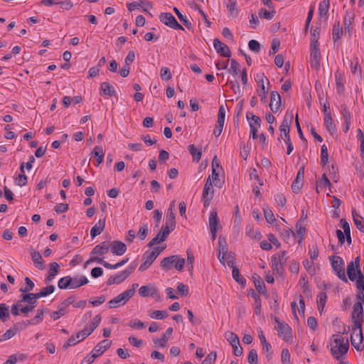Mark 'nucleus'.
Masks as SVG:
<instances>
[{"label": "nucleus", "mask_w": 364, "mask_h": 364, "mask_svg": "<svg viewBox=\"0 0 364 364\" xmlns=\"http://www.w3.org/2000/svg\"><path fill=\"white\" fill-rule=\"evenodd\" d=\"M55 289V286L49 285L45 288H43L41 291L38 293H28L21 294V301L26 302L30 304V306H26L22 307L20 309V311L23 314H27L29 311H31L36 307V304L37 302V299L41 297L47 296L48 295L54 292Z\"/></svg>", "instance_id": "nucleus-1"}, {"label": "nucleus", "mask_w": 364, "mask_h": 364, "mask_svg": "<svg viewBox=\"0 0 364 364\" xmlns=\"http://www.w3.org/2000/svg\"><path fill=\"white\" fill-rule=\"evenodd\" d=\"M186 260L184 258H180L178 255H171L164 258L160 263V267L166 270H170L173 267L178 271L184 268Z\"/></svg>", "instance_id": "nucleus-2"}, {"label": "nucleus", "mask_w": 364, "mask_h": 364, "mask_svg": "<svg viewBox=\"0 0 364 364\" xmlns=\"http://www.w3.org/2000/svg\"><path fill=\"white\" fill-rule=\"evenodd\" d=\"M333 343L335 345H331V352L334 358L339 360L349 349L348 340L336 337L333 338Z\"/></svg>", "instance_id": "nucleus-3"}, {"label": "nucleus", "mask_w": 364, "mask_h": 364, "mask_svg": "<svg viewBox=\"0 0 364 364\" xmlns=\"http://www.w3.org/2000/svg\"><path fill=\"white\" fill-rule=\"evenodd\" d=\"M362 325L360 321L354 322V324L352 326V333L350 335V342L351 345L358 350L360 351L363 350V347L361 346V344L363 341V335L362 332Z\"/></svg>", "instance_id": "nucleus-4"}, {"label": "nucleus", "mask_w": 364, "mask_h": 364, "mask_svg": "<svg viewBox=\"0 0 364 364\" xmlns=\"http://www.w3.org/2000/svg\"><path fill=\"white\" fill-rule=\"evenodd\" d=\"M291 119L292 117H290L289 118L284 117L282 124L279 127V130L282 132L281 136L283 137L285 144L287 145V154L289 155L294 149L289 136Z\"/></svg>", "instance_id": "nucleus-5"}, {"label": "nucleus", "mask_w": 364, "mask_h": 364, "mask_svg": "<svg viewBox=\"0 0 364 364\" xmlns=\"http://www.w3.org/2000/svg\"><path fill=\"white\" fill-rule=\"evenodd\" d=\"M331 264L333 269V271L336 274V276L343 282L347 283L348 279L346 276L345 269H344V261L339 256H331L330 257Z\"/></svg>", "instance_id": "nucleus-6"}, {"label": "nucleus", "mask_w": 364, "mask_h": 364, "mask_svg": "<svg viewBox=\"0 0 364 364\" xmlns=\"http://www.w3.org/2000/svg\"><path fill=\"white\" fill-rule=\"evenodd\" d=\"M274 321L277 324L275 329L278 332V336L282 338L284 341H289L291 338V328L290 326L277 316L274 317Z\"/></svg>", "instance_id": "nucleus-7"}, {"label": "nucleus", "mask_w": 364, "mask_h": 364, "mask_svg": "<svg viewBox=\"0 0 364 364\" xmlns=\"http://www.w3.org/2000/svg\"><path fill=\"white\" fill-rule=\"evenodd\" d=\"M133 296V293L131 291H125L122 294H119L113 299L110 300L107 303L108 308H118L124 304H125Z\"/></svg>", "instance_id": "nucleus-8"}, {"label": "nucleus", "mask_w": 364, "mask_h": 364, "mask_svg": "<svg viewBox=\"0 0 364 364\" xmlns=\"http://www.w3.org/2000/svg\"><path fill=\"white\" fill-rule=\"evenodd\" d=\"M134 269V267L129 266L124 271L120 272L115 275L110 276L106 282L107 285L110 286L122 283L132 273Z\"/></svg>", "instance_id": "nucleus-9"}, {"label": "nucleus", "mask_w": 364, "mask_h": 364, "mask_svg": "<svg viewBox=\"0 0 364 364\" xmlns=\"http://www.w3.org/2000/svg\"><path fill=\"white\" fill-rule=\"evenodd\" d=\"M160 21L165 25L176 30H184L183 26L178 23L176 18L171 13H161L159 15Z\"/></svg>", "instance_id": "nucleus-10"}, {"label": "nucleus", "mask_w": 364, "mask_h": 364, "mask_svg": "<svg viewBox=\"0 0 364 364\" xmlns=\"http://www.w3.org/2000/svg\"><path fill=\"white\" fill-rule=\"evenodd\" d=\"M214 196V190L213 183H205L203 193H202V201L205 208H208Z\"/></svg>", "instance_id": "nucleus-11"}, {"label": "nucleus", "mask_w": 364, "mask_h": 364, "mask_svg": "<svg viewBox=\"0 0 364 364\" xmlns=\"http://www.w3.org/2000/svg\"><path fill=\"white\" fill-rule=\"evenodd\" d=\"M353 323L360 321V323L363 322V307L360 301H357L353 304V311L351 314Z\"/></svg>", "instance_id": "nucleus-12"}, {"label": "nucleus", "mask_w": 364, "mask_h": 364, "mask_svg": "<svg viewBox=\"0 0 364 364\" xmlns=\"http://www.w3.org/2000/svg\"><path fill=\"white\" fill-rule=\"evenodd\" d=\"M251 119L252 122H250V137H252L253 139H255L257 138L258 135L257 134L258 129L261 126V119L255 115L251 114Z\"/></svg>", "instance_id": "nucleus-13"}, {"label": "nucleus", "mask_w": 364, "mask_h": 364, "mask_svg": "<svg viewBox=\"0 0 364 364\" xmlns=\"http://www.w3.org/2000/svg\"><path fill=\"white\" fill-rule=\"evenodd\" d=\"M213 46L216 50L217 53L224 57H230L231 53L229 48L223 43H222L218 38L213 40Z\"/></svg>", "instance_id": "nucleus-14"}, {"label": "nucleus", "mask_w": 364, "mask_h": 364, "mask_svg": "<svg viewBox=\"0 0 364 364\" xmlns=\"http://www.w3.org/2000/svg\"><path fill=\"white\" fill-rule=\"evenodd\" d=\"M112 345V341L103 340L100 342L92 350L91 353L97 355V358L102 355Z\"/></svg>", "instance_id": "nucleus-15"}, {"label": "nucleus", "mask_w": 364, "mask_h": 364, "mask_svg": "<svg viewBox=\"0 0 364 364\" xmlns=\"http://www.w3.org/2000/svg\"><path fill=\"white\" fill-rule=\"evenodd\" d=\"M176 228L175 213L173 210L168 211L166 215V220L165 224L162 226L161 230H168L169 233Z\"/></svg>", "instance_id": "nucleus-16"}, {"label": "nucleus", "mask_w": 364, "mask_h": 364, "mask_svg": "<svg viewBox=\"0 0 364 364\" xmlns=\"http://www.w3.org/2000/svg\"><path fill=\"white\" fill-rule=\"evenodd\" d=\"M110 247L112 253L115 255H122L127 251V245L119 240H114Z\"/></svg>", "instance_id": "nucleus-17"}, {"label": "nucleus", "mask_w": 364, "mask_h": 364, "mask_svg": "<svg viewBox=\"0 0 364 364\" xmlns=\"http://www.w3.org/2000/svg\"><path fill=\"white\" fill-rule=\"evenodd\" d=\"M281 105V97L276 91L271 92L269 107L273 112H277Z\"/></svg>", "instance_id": "nucleus-18"}, {"label": "nucleus", "mask_w": 364, "mask_h": 364, "mask_svg": "<svg viewBox=\"0 0 364 364\" xmlns=\"http://www.w3.org/2000/svg\"><path fill=\"white\" fill-rule=\"evenodd\" d=\"M110 245L108 241H104L100 245H96L92 250L90 255H104L109 252Z\"/></svg>", "instance_id": "nucleus-19"}, {"label": "nucleus", "mask_w": 364, "mask_h": 364, "mask_svg": "<svg viewBox=\"0 0 364 364\" xmlns=\"http://www.w3.org/2000/svg\"><path fill=\"white\" fill-rule=\"evenodd\" d=\"M105 228V218L100 219L98 222L91 228L90 235L93 239L100 235Z\"/></svg>", "instance_id": "nucleus-20"}, {"label": "nucleus", "mask_w": 364, "mask_h": 364, "mask_svg": "<svg viewBox=\"0 0 364 364\" xmlns=\"http://www.w3.org/2000/svg\"><path fill=\"white\" fill-rule=\"evenodd\" d=\"M271 263L273 272L278 275H282L284 272V267H282L280 264L278 254H274L272 256Z\"/></svg>", "instance_id": "nucleus-21"}, {"label": "nucleus", "mask_w": 364, "mask_h": 364, "mask_svg": "<svg viewBox=\"0 0 364 364\" xmlns=\"http://www.w3.org/2000/svg\"><path fill=\"white\" fill-rule=\"evenodd\" d=\"M209 226L210 230H213V231H215V230H219L222 228L215 210H212L210 213Z\"/></svg>", "instance_id": "nucleus-22"}, {"label": "nucleus", "mask_w": 364, "mask_h": 364, "mask_svg": "<svg viewBox=\"0 0 364 364\" xmlns=\"http://www.w3.org/2000/svg\"><path fill=\"white\" fill-rule=\"evenodd\" d=\"M168 235L169 231L168 230H161V231L148 243V246L152 247L156 244L165 241Z\"/></svg>", "instance_id": "nucleus-23"}, {"label": "nucleus", "mask_w": 364, "mask_h": 364, "mask_svg": "<svg viewBox=\"0 0 364 364\" xmlns=\"http://www.w3.org/2000/svg\"><path fill=\"white\" fill-rule=\"evenodd\" d=\"M48 309H38L37 314L36 315V316L31 320L26 321V323H23L24 327L26 328L28 325H36V324L41 323L43 321L44 313L48 312Z\"/></svg>", "instance_id": "nucleus-24"}, {"label": "nucleus", "mask_w": 364, "mask_h": 364, "mask_svg": "<svg viewBox=\"0 0 364 364\" xmlns=\"http://www.w3.org/2000/svg\"><path fill=\"white\" fill-rule=\"evenodd\" d=\"M89 282L87 278L83 275L79 276L77 275L74 277H72V284L70 289H77L83 285L87 284Z\"/></svg>", "instance_id": "nucleus-25"}, {"label": "nucleus", "mask_w": 364, "mask_h": 364, "mask_svg": "<svg viewBox=\"0 0 364 364\" xmlns=\"http://www.w3.org/2000/svg\"><path fill=\"white\" fill-rule=\"evenodd\" d=\"M31 255L32 260L34 263L35 267L39 269H44V262L42 259L41 255L38 252H37L34 250H31Z\"/></svg>", "instance_id": "nucleus-26"}, {"label": "nucleus", "mask_w": 364, "mask_h": 364, "mask_svg": "<svg viewBox=\"0 0 364 364\" xmlns=\"http://www.w3.org/2000/svg\"><path fill=\"white\" fill-rule=\"evenodd\" d=\"M172 333H173V328L170 327L166 331V332L163 335L162 338L154 339V343L156 345L159 346L160 347H162V348L165 347L166 343L168 342V341L169 339V336L172 334Z\"/></svg>", "instance_id": "nucleus-27"}, {"label": "nucleus", "mask_w": 364, "mask_h": 364, "mask_svg": "<svg viewBox=\"0 0 364 364\" xmlns=\"http://www.w3.org/2000/svg\"><path fill=\"white\" fill-rule=\"evenodd\" d=\"M324 124L328 131L333 135L336 133V126L333 121L330 113H326L324 118Z\"/></svg>", "instance_id": "nucleus-28"}, {"label": "nucleus", "mask_w": 364, "mask_h": 364, "mask_svg": "<svg viewBox=\"0 0 364 364\" xmlns=\"http://www.w3.org/2000/svg\"><path fill=\"white\" fill-rule=\"evenodd\" d=\"M257 77L259 78L258 83L260 84L261 87V93L258 92V95L261 97L262 100H265L267 98V91L264 86V79L267 81V84H269V81L264 74L257 75Z\"/></svg>", "instance_id": "nucleus-29"}, {"label": "nucleus", "mask_w": 364, "mask_h": 364, "mask_svg": "<svg viewBox=\"0 0 364 364\" xmlns=\"http://www.w3.org/2000/svg\"><path fill=\"white\" fill-rule=\"evenodd\" d=\"M352 215L356 228L360 232H364V220L363 217L360 214L356 213L355 210H352Z\"/></svg>", "instance_id": "nucleus-30"}, {"label": "nucleus", "mask_w": 364, "mask_h": 364, "mask_svg": "<svg viewBox=\"0 0 364 364\" xmlns=\"http://www.w3.org/2000/svg\"><path fill=\"white\" fill-rule=\"evenodd\" d=\"M158 256L159 252L156 251H146L143 255L142 259L144 262L151 266Z\"/></svg>", "instance_id": "nucleus-31"}, {"label": "nucleus", "mask_w": 364, "mask_h": 364, "mask_svg": "<svg viewBox=\"0 0 364 364\" xmlns=\"http://www.w3.org/2000/svg\"><path fill=\"white\" fill-rule=\"evenodd\" d=\"M218 258H220L221 254L226 255L228 252V245L225 238L220 235L218 237Z\"/></svg>", "instance_id": "nucleus-32"}, {"label": "nucleus", "mask_w": 364, "mask_h": 364, "mask_svg": "<svg viewBox=\"0 0 364 364\" xmlns=\"http://www.w3.org/2000/svg\"><path fill=\"white\" fill-rule=\"evenodd\" d=\"M252 279L254 280L255 286L257 290L259 293L264 294L266 292V288L262 278L259 275L255 274L252 276Z\"/></svg>", "instance_id": "nucleus-33"}, {"label": "nucleus", "mask_w": 364, "mask_h": 364, "mask_svg": "<svg viewBox=\"0 0 364 364\" xmlns=\"http://www.w3.org/2000/svg\"><path fill=\"white\" fill-rule=\"evenodd\" d=\"M67 306H65L63 302L62 301L58 306V311H53L50 314V317L53 320H57L60 318V316H64L66 313Z\"/></svg>", "instance_id": "nucleus-34"}, {"label": "nucleus", "mask_w": 364, "mask_h": 364, "mask_svg": "<svg viewBox=\"0 0 364 364\" xmlns=\"http://www.w3.org/2000/svg\"><path fill=\"white\" fill-rule=\"evenodd\" d=\"M100 90L105 95L113 96L115 95L114 87L107 82H104L101 84Z\"/></svg>", "instance_id": "nucleus-35"}, {"label": "nucleus", "mask_w": 364, "mask_h": 364, "mask_svg": "<svg viewBox=\"0 0 364 364\" xmlns=\"http://www.w3.org/2000/svg\"><path fill=\"white\" fill-rule=\"evenodd\" d=\"M72 277L66 276L59 279L58 287L60 289H70L72 284Z\"/></svg>", "instance_id": "nucleus-36"}, {"label": "nucleus", "mask_w": 364, "mask_h": 364, "mask_svg": "<svg viewBox=\"0 0 364 364\" xmlns=\"http://www.w3.org/2000/svg\"><path fill=\"white\" fill-rule=\"evenodd\" d=\"M343 34V28L341 26L340 22L337 21L333 25V31H332V37L334 42L337 41L341 38V35Z\"/></svg>", "instance_id": "nucleus-37"}, {"label": "nucleus", "mask_w": 364, "mask_h": 364, "mask_svg": "<svg viewBox=\"0 0 364 364\" xmlns=\"http://www.w3.org/2000/svg\"><path fill=\"white\" fill-rule=\"evenodd\" d=\"M156 291V290L154 287H150L149 286H142L139 289V294L142 297H146L149 296H153Z\"/></svg>", "instance_id": "nucleus-38"}, {"label": "nucleus", "mask_w": 364, "mask_h": 364, "mask_svg": "<svg viewBox=\"0 0 364 364\" xmlns=\"http://www.w3.org/2000/svg\"><path fill=\"white\" fill-rule=\"evenodd\" d=\"M327 296L325 291H322L319 292L317 295V303H318V310L321 313L323 310L326 301Z\"/></svg>", "instance_id": "nucleus-39"}, {"label": "nucleus", "mask_w": 364, "mask_h": 364, "mask_svg": "<svg viewBox=\"0 0 364 364\" xmlns=\"http://www.w3.org/2000/svg\"><path fill=\"white\" fill-rule=\"evenodd\" d=\"M354 19V14L352 12L348 11H346L345 18H344V26L345 31L350 33L351 28L350 25Z\"/></svg>", "instance_id": "nucleus-40"}, {"label": "nucleus", "mask_w": 364, "mask_h": 364, "mask_svg": "<svg viewBox=\"0 0 364 364\" xmlns=\"http://www.w3.org/2000/svg\"><path fill=\"white\" fill-rule=\"evenodd\" d=\"M91 154L96 158L97 161L99 164L102 162L104 158V151L102 146H95L93 151H92Z\"/></svg>", "instance_id": "nucleus-41"}, {"label": "nucleus", "mask_w": 364, "mask_h": 364, "mask_svg": "<svg viewBox=\"0 0 364 364\" xmlns=\"http://www.w3.org/2000/svg\"><path fill=\"white\" fill-rule=\"evenodd\" d=\"M330 5V0H323L319 4L318 11L321 17L326 16L328 14Z\"/></svg>", "instance_id": "nucleus-42"}, {"label": "nucleus", "mask_w": 364, "mask_h": 364, "mask_svg": "<svg viewBox=\"0 0 364 364\" xmlns=\"http://www.w3.org/2000/svg\"><path fill=\"white\" fill-rule=\"evenodd\" d=\"M232 275L233 279L242 286H245L246 284V279L240 274V272L238 268L233 267L232 271Z\"/></svg>", "instance_id": "nucleus-43"}, {"label": "nucleus", "mask_w": 364, "mask_h": 364, "mask_svg": "<svg viewBox=\"0 0 364 364\" xmlns=\"http://www.w3.org/2000/svg\"><path fill=\"white\" fill-rule=\"evenodd\" d=\"M347 275L348 279L353 282L358 277V273L356 272V267L353 266V263H349L347 267Z\"/></svg>", "instance_id": "nucleus-44"}, {"label": "nucleus", "mask_w": 364, "mask_h": 364, "mask_svg": "<svg viewBox=\"0 0 364 364\" xmlns=\"http://www.w3.org/2000/svg\"><path fill=\"white\" fill-rule=\"evenodd\" d=\"M173 11L177 15L178 19L185 25V26L190 29L191 28V23L188 20L187 17L183 16L176 7L173 8Z\"/></svg>", "instance_id": "nucleus-45"}, {"label": "nucleus", "mask_w": 364, "mask_h": 364, "mask_svg": "<svg viewBox=\"0 0 364 364\" xmlns=\"http://www.w3.org/2000/svg\"><path fill=\"white\" fill-rule=\"evenodd\" d=\"M9 317V311L8 306L5 304H0V319L4 322Z\"/></svg>", "instance_id": "nucleus-46"}, {"label": "nucleus", "mask_w": 364, "mask_h": 364, "mask_svg": "<svg viewBox=\"0 0 364 364\" xmlns=\"http://www.w3.org/2000/svg\"><path fill=\"white\" fill-rule=\"evenodd\" d=\"M355 280L358 291L364 292V276L361 271H359V273H358V277Z\"/></svg>", "instance_id": "nucleus-47"}, {"label": "nucleus", "mask_w": 364, "mask_h": 364, "mask_svg": "<svg viewBox=\"0 0 364 364\" xmlns=\"http://www.w3.org/2000/svg\"><path fill=\"white\" fill-rule=\"evenodd\" d=\"M311 46H318V41L320 35V29L318 28H316L311 32Z\"/></svg>", "instance_id": "nucleus-48"}, {"label": "nucleus", "mask_w": 364, "mask_h": 364, "mask_svg": "<svg viewBox=\"0 0 364 364\" xmlns=\"http://www.w3.org/2000/svg\"><path fill=\"white\" fill-rule=\"evenodd\" d=\"M336 88L338 92H343L344 90V85L343 83V76L341 73L337 72L336 73Z\"/></svg>", "instance_id": "nucleus-49"}, {"label": "nucleus", "mask_w": 364, "mask_h": 364, "mask_svg": "<svg viewBox=\"0 0 364 364\" xmlns=\"http://www.w3.org/2000/svg\"><path fill=\"white\" fill-rule=\"evenodd\" d=\"M225 338L231 346L233 344H238V342L240 341L239 337L232 332H227L225 333Z\"/></svg>", "instance_id": "nucleus-50"}, {"label": "nucleus", "mask_w": 364, "mask_h": 364, "mask_svg": "<svg viewBox=\"0 0 364 364\" xmlns=\"http://www.w3.org/2000/svg\"><path fill=\"white\" fill-rule=\"evenodd\" d=\"M263 210L267 222L269 224H272L275 221V218L272 211L268 207L264 208Z\"/></svg>", "instance_id": "nucleus-51"}, {"label": "nucleus", "mask_w": 364, "mask_h": 364, "mask_svg": "<svg viewBox=\"0 0 364 364\" xmlns=\"http://www.w3.org/2000/svg\"><path fill=\"white\" fill-rule=\"evenodd\" d=\"M240 71V70L239 63L237 62L236 60L232 59L231 60V66L228 69V73H230L234 75H238Z\"/></svg>", "instance_id": "nucleus-52"}, {"label": "nucleus", "mask_w": 364, "mask_h": 364, "mask_svg": "<svg viewBox=\"0 0 364 364\" xmlns=\"http://www.w3.org/2000/svg\"><path fill=\"white\" fill-rule=\"evenodd\" d=\"M247 360L250 364H257L258 355L255 349H252L249 352Z\"/></svg>", "instance_id": "nucleus-53"}, {"label": "nucleus", "mask_w": 364, "mask_h": 364, "mask_svg": "<svg viewBox=\"0 0 364 364\" xmlns=\"http://www.w3.org/2000/svg\"><path fill=\"white\" fill-rule=\"evenodd\" d=\"M25 282H26V286L24 288L20 289V291H21L23 293L29 292L34 288V286H35L34 283L29 277H26L25 278Z\"/></svg>", "instance_id": "nucleus-54"}, {"label": "nucleus", "mask_w": 364, "mask_h": 364, "mask_svg": "<svg viewBox=\"0 0 364 364\" xmlns=\"http://www.w3.org/2000/svg\"><path fill=\"white\" fill-rule=\"evenodd\" d=\"M152 318L155 319H163L168 316V314L166 311L156 310L154 311L150 315Z\"/></svg>", "instance_id": "nucleus-55"}, {"label": "nucleus", "mask_w": 364, "mask_h": 364, "mask_svg": "<svg viewBox=\"0 0 364 364\" xmlns=\"http://www.w3.org/2000/svg\"><path fill=\"white\" fill-rule=\"evenodd\" d=\"M127 325L132 328L136 329H142L146 327V325L144 322L137 319L130 321Z\"/></svg>", "instance_id": "nucleus-56"}, {"label": "nucleus", "mask_w": 364, "mask_h": 364, "mask_svg": "<svg viewBox=\"0 0 364 364\" xmlns=\"http://www.w3.org/2000/svg\"><path fill=\"white\" fill-rule=\"evenodd\" d=\"M300 283L301 284V287L303 289V293L306 296L311 295V289L308 285V281L306 279L305 277H301L300 279Z\"/></svg>", "instance_id": "nucleus-57"}, {"label": "nucleus", "mask_w": 364, "mask_h": 364, "mask_svg": "<svg viewBox=\"0 0 364 364\" xmlns=\"http://www.w3.org/2000/svg\"><path fill=\"white\" fill-rule=\"evenodd\" d=\"M275 14V11H268L264 9H261L259 11V16L261 18H264L268 20H270L273 18Z\"/></svg>", "instance_id": "nucleus-58"}, {"label": "nucleus", "mask_w": 364, "mask_h": 364, "mask_svg": "<svg viewBox=\"0 0 364 364\" xmlns=\"http://www.w3.org/2000/svg\"><path fill=\"white\" fill-rule=\"evenodd\" d=\"M188 149H189L190 153L193 156V158L194 159H196L197 161H198L201 158V155H202L201 151H197V149H196V147L193 144L190 145L188 146Z\"/></svg>", "instance_id": "nucleus-59"}, {"label": "nucleus", "mask_w": 364, "mask_h": 364, "mask_svg": "<svg viewBox=\"0 0 364 364\" xmlns=\"http://www.w3.org/2000/svg\"><path fill=\"white\" fill-rule=\"evenodd\" d=\"M160 76L161 79L165 80H169L172 77V75L171 73V71L169 68L167 67H163L161 69Z\"/></svg>", "instance_id": "nucleus-60"}, {"label": "nucleus", "mask_w": 364, "mask_h": 364, "mask_svg": "<svg viewBox=\"0 0 364 364\" xmlns=\"http://www.w3.org/2000/svg\"><path fill=\"white\" fill-rule=\"evenodd\" d=\"M60 270V265L55 262H51L49 264V273L50 274V277H55Z\"/></svg>", "instance_id": "nucleus-61"}, {"label": "nucleus", "mask_w": 364, "mask_h": 364, "mask_svg": "<svg viewBox=\"0 0 364 364\" xmlns=\"http://www.w3.org/2000/svg\"><path fill=\"white\" fill-rule=\"evenodd\" d=\"M149 228L147 224H143L139 230L138 235L140 240H144L148 235Z\"/></svg>", "instance_id": "nucleus-62"}, {"label": "nucleus", "mask_w": 364, "mask_h": 364, "mask_svg": "<svg viewBox=\"0 0 364 364\" xmlns=\"http://www.w3.org/2000/svg\"><path fill=\"white\" fill-rule=\"evenodd\" d=\"M216 357L217 355L215 352H210L208 354L201 364H213L215 362Z\"/></svg>", "instance_id": "nucleus-63"}, {"label": "nucleus", "mask_w": 364, "mask_h": 364, "mask_svg": "<svg viewBox=\"0 0 364 364\" xmlns=\"http://www.w3.org/2000/svg\"><path fill=\"white\" fill-rule=\"evenodd\" d=\"M290 358L291 355L289 350L287 348L283 349L281 355L282 363L283 364L290 363Z\"/></svg>", "instance_id": "nucleus-64"}]
</instances>
